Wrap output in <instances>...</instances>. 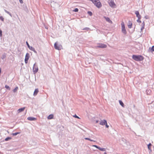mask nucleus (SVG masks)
<instances>
[{
  "label": "nucleus",
  "mask_w": 154,
  "mask_h": 154,
  "mask_svg": "<svg viewBox=\"0 0 154 154\" xmlns=\"http://www.w3.org/2000/svg\"><path fill=\"white\" fill-rule=\"evenodd\" d=\"M38 92V89H35V90L34 91V93H33V95L34 96H35L36 95Z\"/></svg>",
  "instance_id": "obj_13"
},
{
  "label": "nucleus",
  "mask_w": 154,
  "mask_h": 154,
  "mask_svg": "<svg viewBox=\"0 0 154 154\" xmlns=\"http://www.w3.org/2000/svg\"><path fill=\"white\" fill-rule=\"evenodd\" d=\"M105 18L106 20V21L109 22V23H112V21L110 20L109 17H105Z\"/></svg>",
  "instance_id": "obj_14"
},
{
  "label": "nucleus",
  "mask_w": 154,
  "mask_h": 154,
  "mask_svg": "<svg viewBox=\"0 0 154 154\" xmlns=\"http://www.w3.org/2000/svg\"><path fill=\"white\" fill-rule=\"evenodd\" d=\"M33 71L34 73H35L38 71V68L35 64L33 68Z\"/></svg>",
  "instance_id": "obj_5"
},
{
  "label": "nucleus",
  "mask_w": 154,
  "mask_h": 154,
  "mask_svg": "<svg viewBox=\"0 0 154 154\" xmlns=\"http://www.w3.org/2000/svg\"><path fill=\"white\" fill-rule=\"evenodd\" d=\"M98 122V120L96 121V123H97Z\"/></svg>",
  "instance_id": "obj_37"
},
{
  "label": "nucleus",
  "mask_w": 154,
  "mask_h": 154,
  "mask_svg": "<svg viewBox=\"0 0 154 154\" xmlns=\"http://www.w3.org/2000/svg\"><path fill=\"white\" fill-rule=\"evenodd\" d=\"M85 139L86 140H89L91 141H94L93 140H92L91 139H90V138H85Z\"/></svg>",
  "instance_id": "obj_21"
},
{
  "label": "nucleus",
  "mask_w": 154,
  "mask_h": 154,
  "mask_svg": "<svg viewBox=\"0 0 154 154\" xmlns=\"http://www.w3.org/2000/svg\"><path fill=\"white\" fill-rule=\"evenodd\" d=\"M88 14L91 16H92V12L91 11H88Z\"/></svg>",
  "instance_id": "obj_25"
},
{
  "label": "nucleus",
  "mask_w": 154,
  "mask_h": 154,
  "mask_svg": "<svg viewBox=\"0 0 154 154\" xmlns=\"http://www.w3.org/2000/svg\"><path fill=\"white\" fill-rule=\"evenodd\" d=\"M151 146H152V144L151 143H149L148 145V148L149 150L151 149Z\"/></svg>",
  "instance_id": "obj_19"
},
{
  "label": "nucleus",
  "mask_w": 154,
  "mask_h": 154,
  "mask_svg": "<svg viewBox=\"0 0 154 154\" xmlns=\"http://www.w3.org/2000/svg\"><path fill=\"white\" fill-rule=\"evenodd\" d=\"M132 22L130 21H129L128 23V28L131 29L132 28Z\"/></svg>",
  "instance_id": "obj_10"
},
{
  "label": "nucleus",
  "mask_w": 154,
  "mask_h": 154,
  "mask_svg": "<svg viewBox=\"0 0 154 154\" xmlns=\"http://www.w3.org/2000/svg\"><path fill=\"white\" fill-rule=\"evenodd\" d=\"M120 104L123 107H124V105L122 101L120 100L119 101Z\"/></svg>",
  "instance_id": "obj_17"
},
{
  "label": "nucleus",
  "mask_w": 154,
  "mask_h": 154,
  "mask_svg": "<svg viewBox=\"0 0 154 154\" xmlns=\"http://www.w3.org/2000/svg\"><path fill=\"white\" fill-rule=\"evenodd\" d=\"M94 146V147H95L96 148L98 149L99 148V147L97 146V145H93L92 146Z\"/></svg>",
  "instance_id": "obj_27"
},
{
  "label": "nucleus",
  "mask_w": 154,
  "mask_h": 154,
  "mask_svg": "<svg viewBox=\"0 0 154 154\" xmlns=\"http://www.w3.org/2000/svg\"><path fill=\"white\" fill-rule=\"evenodd\" d=\"M10 139V138L7 137L5 139V140L7 141L8 140V139Z\"/></svg>",
  "instance_id": "obj_33"
},
{
  "label": "nucleus",
  "mask_w": 154,
  "mask_h": 154,
  "mask_svg": "<svg viewBox=\"0 0 154 154\" xmlns=\"http://www.w3.org/2000/svg\"><path fill=\"white\" fill-rule=\"evenodd\" d=\"M104 154H106V152H105L104 153Z\"/></svg>",
  "instance_id": "obj_39"
},
{
  "label": "nucleus",
  "mask_w": 154,
  "mask_h": 154,
  "mask_svg": "<svg viewBox=\"0 0 154 154\" xmlns=\"http://www.w3.org/2000/svg\"><path fill=\"white\" fill-rule=\"evenodd\" d=\"M26 43L27 45L28 46V47H29V46H29V44L27 42H26Z\"/></svg>",
  "instance_id": "obj_34"
},
{
  "label": "nucleus",
  "mask_w": 154,
  "mask_h": 154,
  "mask_svg": "<svg viewBox=\"0 0 154 154\" xmlns=\"http://www.w3.org/2000/svg\"><path fill=\"white\" fill-rule=\"evenodd\" d=\"M107 123V121L106 120H101L100 123V124L102 125H104Z\"/></svg>",
  "instance_id": "obj_8"
},
{
  "label": "nucleus",
  "mask_w": 154,
  "mask_h": 154,
  "mask_svg": "<svg viewBox=\"0 0 154 154\" xmlns=\"http://www.w3.org/2000/svg\"><path fill=\"white\" fill-rule=\"evenodd\" d=\"M27 119L30 121H35L36 120V119L32 117H29L27 118Z\"/></svg>",
  "instance_id": "obj_12"
},
{
  "label": "nucleus",
  "mask_w": 154,
  "mask_h": 154,
  "mask_svg": "<svg viewBox=\"0 0 154 154\" xmlns=\"http://www.w3.org/2000/svg\"><path fill=\"white\" fill-rule=\"evenodd\" d=\"M29 53H26V55L25 59V63H27L28 62V61L29 59Z\"/></svg>",
  "instance_id": "obj_7"
},
{
  "label": "nucleus",
  "mask_w": 154,
  "mask_h": 154,
  "mask_svg": "<svg viewBox=\"0 0 154 154\" xmlns=\"http://www.w3.org/2000/svg\"><path fill=\"white\" fill-rule=\"evenodd\" d=\"M122 31V32L125 34L126 33V31L125 27V24L123 22L121 23Z\"/></svg>",
  "instance_id": "obj_3"
},
{
  "label": "nucleus",
  "mask_w": 154,
  "mask_h": 154,
  "mask_svg": "<svg viewBox=\"0 0 154 154\" xmlns=\"http://www.w3.org/2000/svg\"><path fill=\"white\" fill-rule=\"evenodd\" d=\"M151 50L152 51H154V46H152L151 48Z\"/></svg>",
  "instance_id": "obj_29"
},
{
  "label": "nucleus",
  "mask_w": 154,
  "mask_h": 154,
  "mask_svg": "<svg viewBox=\"0 0 154 154\" xmlns=\"http://www.w3.org/2000/svg\"><path fill=\"white\" fill-rule=\"evenodd\" d=\"M29 49L33 51H35V50L34 48L32 47L29 46V47H28Z\"/></svg>",
  "instance_id": "obj_18"
},
{
  "label": "nucleus",
  "mask_w": 154,
  "mask_h": 154,
  "mask_svg": "<svg viewBox=\"0 0 154 154\" xmlns=\"http://www.w3.org/2000/svg\"><path fill=\"white\" fill-rule=\"evenodd\" d=\"M54 47L56 49L58 50H60L62 49V46L61 45L57 44V42L55 43L54 44Z\"/></svg>",
  "instance_id": "obj_4"
},
{
  "label": "nucleus",
  "mask_w": 154,
  "mask_h": 154,
  "mask_svg": "<svg viewBox=\"0 0 154 154\" xmlns=\"http://www.w3.org/2000/svg\"><path fill=\"white\" fill-rule=\"evenodd\" d=\"M5 11L6 12H7V13H8V12L7 11H6V10H5Z\"/></svg>",
  "instance_id": "obj_38"
},
{
  "label": "nucleus",
  "mask_w": 154,
  "mask_h": 154,
  "mask_svg": "<svg viewBox=\"0 0 154 154\" xmlns=\"http://www.w3.org/2000/svg\"><path fill=\"white\" fill-rule=\"evenodd\" d=\"M25 107H24L23 108L20 109V112L22 111H23L25 109Z\"/></svg>",
  "instance_id": "obj_24"
},
{
  "label": "nucleus",
  "mask_w": 154,
  "mask_h": 154,
  "mask_svg": "<svg viewBox=\"0 0 154 154\" xmlns=\"http://www.w3.org/2000/svg\"><path fill=\"white\" fill-rule=\"evenodd\" d=\"M78 9L77 8H76L73 10V11L74 12H78Z\"/></svg>",
  "instance_id": "obj_26"
},
{
  "label": "nucleus",
  "mask_w": 154,
  "mask_h": 154,
  "mask_svg": "<svg viewBox=\"0 0 154 154\" xmlns=\"http://www.w3.org/2000/svg\"><path fill=\"white\" fill-rule=\"evenodd\" d=\"M5 88L9 90H10V87H9V86L7 85H5Z\"/></svg>",
  "instance_id": "obj_23"
},
{
  "label": "nucleus",
  "mask_w": 154,
  "mask_h": 154,
  "mask_svg": "<svg viewBox=\"0 0 154 154\" xmlns=\"http://www.w3.org/2000/svg\"><path fill=\"white\" fill-rule=\"evenodd\" d=\"M97 47L98 48H104L107 47L106 45L103 44H99L97 46Z\"/></svg>",
  "instance_id": "obj_6"
},
{
  "label": "nucleus",
  "mask_w": 154,
  "mask_h": 154,
  "mask_svg": "<svg viewBox=\"0 0 154 154\" xmlns=\"http://www.w3.org/2000/svg\"><path fill=\"white\" fill-rule=\"evenodd\" d=\"M132 58L137 61H142L143 60V57L141 55H133L132 56Z\"/></svg>",
  "instance_id": "obj_1"
},
{
  "label": "nucleus",
  "mask_w": 154,
  "mask_h": 154,
  "mask_svg": "<svg viewBox=\"0 0 154 154\" xmlns=\"http://www.w3.org/2000/svg\"><path fill=\"white\" fill-rule=\"evenodd\" d=\"M0 20H1L2 21H3L4 19L1 16L0 17Z\"/></svg>",
  "instance_id": "obj_28"
},
{
  "label": "nucleus",
  "mask_w": 154,
  "mask_h": 154,
  "mask_svg": "<svg viewBox=\"0 0 154 154\" xmlns=\"http://www.w3.org/2000/svg\"><path fill=\"white\" fill-rule=\"evenodd\" d=\"M135 13L137 17L138 18V19H140L141 18V17L139 14V12L137 11H136Z\"/></svg>",
  "instance_id": "obj_11"
},
{
  "label": "nucleus",
  "mask_w": 154,
  "mask_h": 154,
  "mask_svg": "<svg viewBox=\"0 0 154 154\" xmlns=\"http://www.w3.org/2000/svg\"><path fill=\"white\" fill-rule=\"evenodd\" d=\"M106 125V127L107 128H108L109 127V126L107 125V122L106 123V124H105V125Z\"/></svg>",
  "instance_id": "obj_31"
},
{
  "label": "nucleus",
  "mask_w": 154,
  "mask_h": 154,
  "mask_svg": "<svg viewBox=\"0 0 154 154\" xmlns=\"http://www.w3.org/2000/svg\"><path fill=\"white\" fill-rule=\"evenodd\" d=\"M18 87H16L13 90V92H16L18 90Z\"/></svg>",
  "instance_id": "obj_20"
},
{
  "label": "nucleus",
  "mask_w": 154,
  "mask_h": 154,
  "mask_svg": "<svg viewBox=\"0 0 154 154\" xmlns=\"http://www.w3.org/2000/svg\"><path fill=\"white\" fill-rule=\"evenodd\" d=\"M92 2L98 8L102 7V4L99 0H93Z\"/></svg>",
  "instance_id": "obj_2"
},
{
  "label": "nucleus",
  "mask_w": 154,
  "mask_h": 154,
  "mask_svg": "<svg viewBox=\"0 0 154 154\" xmlns=\"http://www.w3.org/2000/svg\"><path fill=\"white\" fill-rule=\"evenodd\" d=\"M73 116L75 118H76L78 119H80V118L78 116H77L76 114Z\"/></svg>",
  "instance_id": "obj_22"
},
{
  "label": "nucleus",
  "mask_w": 154,
  "mask_h": 154,
  "mask_svg": "<svg viewBox=\"0 0 154 154\" xmlns=\"http://www.w3.org/2000/svg\"><path fill=\"white\" fill-rule=\"evenodd\" d=\"M98 149L102 151H106V149L105 148H101L100 147H99Z\"/></svg>",
  "instance_id": "obj_16"
},
{
  "label": "nucleus",
  "mask_w": 154,
  "mask_h": 154,
  "mask_svg": "<svg viewBox=\"0 0 154 154\" xmlns=\"http://www.w3.org/2000/svg\"><path fill=\"white\" fill-rule=\"evenodd\" d=\"M54 115L53 114H51L49 115L48 117V119H53Z\"/></svg>",
  "instance_id": "obj_15"
},
{
  "label": "nucleus",
  "mask_w": 154,
  "mask_h": 154,
  "mask_svg": "<svg viewBox=\"0 0 154 154\" xmlns=\"http://www.w3.org/2000/svg\"><path fill=\"white\" fill-rule=\"evenodd\" d=\"M20 2L21 3H23V1L22 0H20Z\"/></svg>",
  "instance_id": "obj_35"
},
{
  "label": "nucleus",
  "mask_w": 154,
  "mask_h": 154,
  "mask_svg": "<svg viewBox=\"0 0 154 154\" xmlns=\"http://www.w3.org/2000/svg\"><path fill=\"white\" fill-rule=\"evenodd\" d=\"M18 134H19V133L17 132V133H13L12 134H13V135L15 136Z\"/></svg>",
  "instance_id": "obj_30"
},
{
  "label": "nucleus",
  "mask_w": 154,
  "mask_h": 154,
  "mask_svg": "<svg viewBox=\"0 0 154 154\" xmlns=\"http://www.w3.org/2000/svg\"><path fill=\"white\" fill-rule=\"evenodd\" d=\"M144 26H143L141 28V30H142V29H144Z\"/></svg>",
  "instance_id": "obj_36"
},
{
  "label": "nucleus",
  "mask_w": 154,
  "mask_h": 154,
  "mask_svg": "<svg viewBox=\"0 0 154 154\" xmlns=\"http://www.w3.org/2000/svg\"><path fill=\"white\" fill-rule=\"evenodd\" d=\"M110 6L112 7H114L116 5L113 1H111L109 3Z\"/></svg>",
  "instance_id": "obj_9"
},
{
  "label": "nucleus",
  "mask_w": 154,
  "mask_h": 154,
  "mask_svg": "<svg viewBox=\"0 0 154 154\" xmlns=\"http://www.w3.org/2000/svg\"><path fill=\"white\" fill-rule=\"evenodd\" d=\"M2 31L0 29V36H2Z\"/></svg>",
  "instance_id": "obj_32"
}]
</instances>
